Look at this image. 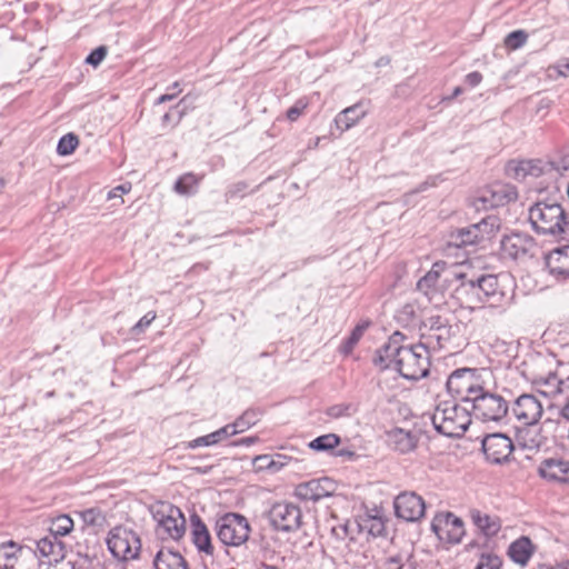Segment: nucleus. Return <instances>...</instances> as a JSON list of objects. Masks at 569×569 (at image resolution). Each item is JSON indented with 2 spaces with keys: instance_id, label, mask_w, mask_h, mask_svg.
<instances>
[{
  "instance_id": "nucleus-55",
  "label": "nucleus",
  "mask_w": 569,
  "mask_h": 569,
  "mask_svg": "<svg viewBox=\"0 0 569 569\" xmlns=\"http://www.w3.org/2000/svg\"><path fill=\"white\" fill-rule=\"evenodd\" d=\"M437 179V177H429L426 181L421 182L411 193L423 192L431 187H436Z\"/></svg>"
},
{
  "instance_id": "nucleus-52",
  "label": "nucleus",
  "mask_w": 569,
  "mask_h": 569,
  "mask_svg": "<svg viewBox=\"0 0 569 569\" xmlns=\"http://www.w3.org/2000/svg\"><path fill=\"white\" fill-rule=\"evenodd\" d=\"M253 465L258 470H269L270 466H274V459L268 455L258 456L253 460Z\"/></svg>"
},
{
  "instance_id": "nucleus-14",
  "label": "nucleus",
  "mask_w": 569,
  "mask_h": 569,
  "mask_svg": "<svg viewBox=\"0 0 569 569\" xmlns=\"http://www.w3.org/2000/svg\"><path fill=\"white\" fill-rule=\"evenodd\" d=\"M481 445L487 460L497 465L508 461L515 449L512 440L500 432L487 435Z\"/></svg>"
},
{
  "instance_id": "nucleus-29",
  "label": "nucleus",
  "mask_w": 569,
  "mask_h": 569,
  "mask_svg": "<svg viewBox=\"0 0 569 569\" xmlns=\"http://www.w3.org/2000/svg\"><path fill=\"white\" fill-rule=\"evenodd\" d=\"M450 338V328H442L439 331H431L420 333V341L418 345H422L426 350L430 353L431 350L436 351L442 349L445 343Z\"/></svg>"
},
{
  "instance_id": "nucleus-20",
  "label": "nucleus",
  "mask_w": 569,
  "mask_h": 569,
  "mask_svg": "<svg viewBox=\"0 0 569 569\" xmlns=\"http://www.w3.org/2000/svg\"><path fill=\"white\" fill-rule=\"evenodd\" d=\"M419 441V435L416 431L402 428H392L386 432V442L399 453H408L416 449Z\"/></svg>"
},
{
  "instance_id": "nucleus-64",
  "label": "nucleus",
  "mask_w": 569,
  "mask_h": 569,
  "mask_svg": "<svg viewBox=\"0 0 569 569\" xmlns=\"http://www.w3.org/2000/svg\"><path fill=\"white\" fill-rule=\"evenodd\" d=\"M561 416L563 418H566L567 420H569V397H568V401H567V405L561 409Z\"/></svg>"
},
{
  "instance_id": "nucleus-31",
  "label": "nucleus",
  "mask_w": 569,
  "mask_h": 569,
  "mask_svg": "<svg viewBox=\"0 0 569 569\" xmlns=\"http://www.w3.org/2000/svg\"><path fill=\"white\" fill-rule=\"evenodd\" d=\"M73 520L68 515H59L50 520L49 535L56 538L69 535L73 529Z\"/></svg>"
},
{
  "instance_id": "nucleus-34",
  "label": "nucleus",
  "mask_w": 569,
  "mask_h": 569,
  "mask_svg": "<svg viewBox=\"0 0 569 569\" xmlns=\"http://www.w3.org/2000/svg\"><path fill=\"white\" fill-rule=\"evenodd\" d=\"M341 439L336 433H327L317 437L312 441L309 442V448L315 451H329L333 450L337 446H339Z\"/></svg>"
},
{
  "instance_id": "nucleus-58",
  "label": "nucleus",
  "mask_w": 569,
  "mask_h": 569,
  "mask_svg": "<svg viewBox=\"0 0 569 569\" xmlns=\"http://www.w3.org/2000/svg\"><path fill=\"white\" fill-rule=\"evenodd\" d=\"M257 441H258V437H254V436L253 437H244V438H241V439L234 441L232 445L249 447V446L254 445Z\"/></svg>"
},
{
  "instance_id": "nucleus-35",
  "label": "nucleus",
  "mask_w": 569,
  "mask_h": 569,
  "mask_svg": "<svg viewBox=\"0 0 569 569\" xmlns=\"http://www.w3.org/2000/svg\"><path fill=\"white\" fill-rule=\"evenodd\" d=\"M368 328V323H359L351 331L350 336L346 339V341L340 347V352L345 356H348L353 350L355 346L361 339L363 332Z\"/></svg>"
},
{
  "instance_id": "nucleus-40",
  "label": "nucleus",
  "mask_w": 569,
  "mask_h": 569,
  "mask_svg": "<svg viewBox=\"0 0 569 569\" xmlns=\"http://www.w3.org/2000/svg\"><path fill=\"white\" fill-rule=\"evenodd\" d=\"M528 168H530L528 160H520L509 162L507 170L512 178L517 180H525L527 177H529Z\"/></svg>"
},
{
  "instance_id": "nucleus-63",
  "label": "nucleus",
  "mask_w": 569,
  "mask_h": 569,
  "mask_svg": "<svg viewBox=\"0 0 569 569\" xmlns=\"http://www.w3.org/2000/svg\"><path fill=\"white\" fill-rule=\"evenodd\" d=\"M335 456L352 458L355 456V452L347 449H340L337 452H335Z\"/></svg>"
},
{
  "instance_id": "nucleus-50",
  "label": "nucleus",
  "mask_w": 569,
  "mask_h": 569,
  "mask_svg": "<svg viewBox=\"0 0 569 569\" xmlns=\"http://www.w3.org/2000/svg\"><path fill=\"white\" fill-rule=\"evenodd\" d=\"M331 535L338 540H346L348 538L350 540H353V537L351 536V532H350V523L349 522L340 523L338 526L332 527Z\"/></svg>"
},
{
  "instance_id": "nucleus-61",
  "label": "nucleus",
  "mask_w": 569,
  "mask_h": 569,
  "mask_svg": "<svg viewBox=\"0 0 569 569\" xmlns=\"http://www.w3.org/2000/svg\"><path fill=\"white\" fill-rule=\"evenodd\" d=\"M177 93L173 92V93H164L162 96H160L157 101H156V104H161V103H164V102H168V101H171L176 98Z\"/></svg>"
},
{
  "instance_id": "nucleus-17",
  "label": "nucleus",
  "mask_w": 569,
  "mask_h": 569,
  "mask_svg": "<svg viewBox=\"0 0 569 569\" xmlns=\"http://www.w3.org/2000/svg\"><path fill=\"white\" fill-rule=\"evenodd\" d=\"M511 411L521 425L533 426L540 420L543 408L536 396L523 393L516 399Z\"/></svg>"
},
{
  "instance_id": "nucleus-4",
  "label": "nucleus",
  "mask_w": 569,
  "mask_h": 569,
  "mask_svg": "<svg viewBox=\"0 0 569 569\" xmlns=\"http://www.w3.org/2000/svg\"><path fill=\"white\" fill-rule=\"evenodd\" d=\"M431 421L435 429L450 438L461 437L471 423L469 408L462 407L456 401H441L437 405Z\"/></svg>"
},
{
  "instance_id": "nucleus-23",
  "label": "nucleus",
  "mask_w": 569,
  "mask_h": 569,
  "mask_svg": "<svg viewBox=\"0 0 569 569\" xmlns=\"http://www.w3.org/2000/svg\"><path fill=\"white\" fill-rule=\"evenodd\" d=\"M546 267L557 279L569 278V246L549 252L546 256Z\"/></svg>"
},
{
  "instance_id": "nucleus-22",
  "label": "nucleus",
  "mask_w": 569,
  "mask_h": 569,
  "mask_svg": "<svg viewBox=\"0 0 569 569\" xmlns=\"http://www.w3.org/2000/svg\"><path fill=\"white\" fill-rule=\"evenodd\" d=\"M36 551L41 558H47L48 563H59L66 557V545L56 538L48 535L37 541Z\"/></svg>"
},
{
  "instance_id": "nucleus-19",
  "label": "nucleus",
  "mask_w": 569,
  "mask_h": 569,
  "mask_svg": "<svg viewBox=\"0 0 569 569\" xmlns=\"http://www.w3.org/2000/svg\"><path fill=\"white\" fill-rule=\"evenodd\" d=\"M536 249V240L526 233H512L501 240L502 252L511 259L532 257Z\"/></svg>"
},
{
  "instance_id": "nucleus-25",
  "label": "nucleus",
  "mask_w": 569,
  "mask_h": 569,
  "mask_svg": "<svg viewBox=\"0 0 569 569\" xmlns=\"http://www.w3.org/2000/svg\"><path fill=\"white\" fill-rule=\"evenodd\" d=\"M469 516L472 523L486 538L495 537L501 529V520L497 516L483 513L478 509H471Z\"/></svg>"
},
{
  "instance_id": "nucleus-2",
  "label": "nucleus",
  "mask_w": 569,
  "mask_h": 569,
  "mask_svg": "<svg viewBox=\"0 0 569 569\" xmlns=\"http://www.w3.org/2000/svg\"><path fill=\"white\" fill-rule=\"evenodd\" d=\"M407 337L395 331L379 349L372 362L381 370L395 369L408 380H418L429 373L430 355L422 345H406Z\"/></svg>"
},
{
  "instance_id": "nucleus-6",
  "label": "nucleus",
  "mask_w": 569,
  "mask_h": 569,
  "mask_svg": "<svg viewBox=\"0 0 569 569\" xmlns=\"http://www.w3.org/2000/svg\"><path fill=\"white\" fill-rule=\"evenodd\" d=\"M483 388L481 370L476 368H459L447 380L448 392L465 403H469Z\"/></svg>"
},
{
  "instance_id": "nucleus-24",
  "label": "nucleus",
  "mask_w": 569,
  "mask_h": 569,
  "mask_svg": "<svg viewBox=\"0 0 569 569\" xmlns=\"http://www.w3.org/2000/svg\"><path fill=\"white\" fill-rule=\"evenodd\" d=\"M191 536L192 542L197 547L198 551L204 552L209 556L213 555L210 533L198 515L191 516Z\"/></svg>"
},
{
  "instance_id": "nucleus-62",
  "label": "nucleus",
  "mask_w": 569,
  "mask_h": 569,
  "mask_svg": "<svg viewBox=\"0 0 569 569\" xmlns=\"http://www.w3.org/2000/svg\"><path fill=\"white\" fill-rule=\"evenodd\" d=\"M212 433H213V436H214V439H216L217 443H220L221 441H223V440H227V439H228V437H227V435H226V431H223V429H222V428H220V429H218V430L213 431Z\"/></svg>"
},
{
  "instance_id": "nucleus-46",
  "label": "nucleus",
  "mask_w": 569,
  "mask_h": 569,
  "mask_svg": "<svg viewBox=\"0 0 569 569\" xmlns=\"http://www.w3.org/2000/svg\"><path fill=\"white\" fill-rule=\"evenodd\" d=\"M309 101L307 98L298 99L292 107L287 110V119L291 122L296 121L307 109Z\"/></svg>"
},
{
  "instance_id": "nucleus-18",
  "label": "nucleus",
  "mask_w": 569,
  "mask_h": 569,
  "mask_svg": "<svg viewBox=\"0 0 569 569\" xmlns=\"http://www.w3.org/2000/svg\"><path fill=\"white\" fill-rule=\"evenodd\" d=\"M393 505L396 516L406 521L415 522L425 516V501L416 492L406 491L398 495Z\"/></svg>"
},
{
  "instance_id": "nucleus-32",
  "label": "nucleus",
  "mask_w": 569,
  "mask_h": 569,
  "mask_svg": "<svg viewBox=\"0 0 569 569\" xmlns=\"http://www.w3.org/2000/svg\"><path fill=\"white\" fill-rule=\"evenodd\" d=\"M20 548L13 541L0 545V569H13Z\"/></svg>"
},
{
  "instance_id": "nucleus-10",
  "label": "nucleus",
  "mask_w": 569,
  "mask_h": 569,
  "mask_svg": "<svg viewBox=\"0 0 569 569\" xmlns=\"http://www.w3.org/2000/svg\"><path fill=\"white\" fill-rule=\"evenodd\" d=\"M158 521L157 533L161 539L179 540L186 531V518L180 508L163 503L154 515Z\"/></svg>"
},
{
  "instance_id": "nucleus-49",
  "label": "nucleus",
  "mask_w": 569,
  "mask_h": 569,
  "mask_svg": "<svg viewBox=\"0 0 569 569\" xmlns=\"http://www.w3.org/2000/svg\"><path fill=\"white\" fill-rule=\"evenodd\" d=\"M214 445H218V443H217V441L214 439L213 433L211 432V433L198 437V438L189 441L188 445H187V448L196 449V448H199V447H210V446H214Z\"/></svg>"
},
{
  "instance_id": "nucleus-11",
  "label": "nucleus",
  "mask_w": 569,
  "mask_h": 569,
  "mask_svg": "<svg viewBox=\"0 0 569 569\" xmlns=\"http://www.w3.org/2000/svg\"><path fill=\"white\" fill-rule=\"evenodd\" d=\"M459 263H447L445 261L435 262L431 269L417 282V289L422 292L430 301L435 299L438 292L439 282L448 286H456V278L448 276L449 271L458 273Z\"/></svg>"
},
{
  "instance_id": "nucleus-51",
  "label": "nucleus",
  "mask_w": 569,
  "mask_h": 569,
  "mask_svg": "<svg viewBox=\"0 0 569 569\" xmlns=\"http://www.w3.org/2000/svg\"><path fill=\"white\" fill-rule=\"evenodd\" d=\"M156 319V313L150 311V312H147L133 327H132V332L133 335H139L141 332H143L150 325L151 322Z\"/></svg>"
},
{
  "instance_id": "nucleus-30",
  "label": "nucleus",
  "mask_w": 569,
  "mask_h": 569,
  "mask_svg": "<svg viewBox=\"0 0 569 569\" xmlns=\"http://www.w3.org/2000/svg\"><path fill=\"white\" fill-rule=\"evenodd\" d=\"M537 381L548 388L546 393H565L569 390V376L560 379L556 373L549 372L547 376H540Z\"/></svg>"
},
{
  "instance_id": "nucleus-44",
  "label": "nucleus",
  "mask_w": 569,
  "mask_h": 569,
  "mask_svg": "<svg viewBox=\"0 0 569 569\" xmlns=\"http://www.w3.org/2000/svg\"><path fill=\"white\" fill-rule=\"evenodd\" d=\"M418 319V307L415 303H406L398 312V320L406 325H415Z\"/></svg>"
},
{
  "instance_id": "nucleus-12",
  "label": "nucleus",
  "mask_w": 569,
  "mask_h": 569,
  "mask_svg": "<svg viewBox=\"0 0 569 569\" xmlns=\"http://www.w3.org/2000/svg\"><path fill=\"white\" fill-rule=\"evenodd\" d=\"M518 198L517 188L506 182H495L479 191L476 199L478 208L489 210L503 207Z\"/></svg>"
},
{
  "instance_id": "nucleus-43",
  "label": "nucleus",
  "mask_w": 569,
  "mask_h": 569,
  "mask_svg": "<svg viewBox=\"0 0 569 569\" xmlns=\"http://www.w3.org/2000/svg\"><path fill=\"white\" fill-rule=\"evenodd\" d=\"M528 39V34L523 30H515L505 38V44L511 50L521 48Z\"/></svg>"
},
{
  "instance_id": "nucleus-8",
  "label": "nucleus",
  "mask_w": 569,
  "mask_h": 569,
  "mask_svg": "<svg viewBox=\"0 0 569 569\" xmlns=\"http://www.w3.org/2000/svg\"><path fill=\"white\" fill-rule=\"evenodd\" d=\"M107 546L114 558L127 561L138 558L141 540L133 530L118 526L109 531Z\"/></svg>"
},
{
  "instance_id": "nucleus-9",
  "label": "nucleus",
  "mask_w": 569,
  "mask_h": 569,
  "mask_svg": "<svg viewBox=\"0 0 569 569\" xmlns=\"http://www.w3.org/2000/svg\"><path fill=\"white\" fill-rule=\"evenodd\" d=\"M216 531L223 545L238 547L249 539L250 525L244 516L229 512L217 520Z\"/></svg>"
},
{
  "instance_id": "nucleus-39",
  "label": "nucleus",
  "mask_w": 569,
  "mask_h": 569,
  "mask_svg": "<svg viewBox=\"0 0 569 569\" xmlns=\"http://www.w3.org/2000/svg\"><path fill=\"white\" fill-rule=\"evenodd\" d=\"M357 408L352 403H337L327 408L326 415L330 418L338 419L341 417H350L356 413Z\"/></svg>"
},
{
  "instance_id": "nucleus-33",
  "label": "nucleus",
  "mask_w": 569,
  "mask_h": 569,
  "mask_svg": "<svg viewBox=\"0 0 569 569\" xmlns=\"http://www.w3.org/2000/svg\"><path fill=\"white\" fill-rule=\"evenodd\" d=\"M200 179L193 173L182 174L174 183V191L182 196H191L197 192Z\"/></svg>"
},
{
  "instance_id": "nucleus-13",
  "label": "nucleus",
  "mask_w": 569,
  "mask_h": 569,
  "mask_svg": "<svg viewBox=\"0 0 569 569\" xmlns=\"http://www.w3.org/2000/svg\"><path fill=\"white\" fill-rule=\"evenodd\" d=\"M336 491L337 483L331 478L323 477L299 483L293 493L300 500L317 502L333 496Z\"/></svg>"
},
{
  "instance_id": "nucleus-16",
  "label": "nucleus",
  "mask_w": 569,
  "mask_h": 569,
  "mask_svg": "<svg viewBox=\"0 0 569 569\" xmlns=\"http://www.w3.org/2000/svg\"><path fill=\"white\" fill-rule=\"evenodd\" d=\"M488 226V221L482 219L478 223L451 231L448 237V248H467L479 243L489 236Z\"/></svg>"
},
{
  "instance_id": "nucleus-59",
  "label": "nucleus",
  "mask_w": 569,
  "mask_h": 569,
  "mask_svg": "<svg viewBox=\"0 0 569 569\" xmlns=\"http://www.w3.org/2000/svg\"><path fill=\"white\" fill-rule=\"evenodd\" d=\"M222 429H223V431H226V435L228 438H230L234 435L241 433L239 428L236 427V421L223 426Z\"/></svg>"
},
{
  "instance_id": "nucleus-42",
  "label": "nucleus",
  "mask_w": 569,
  "mask_h": 569,
  "mask_svg": "<svg viewBox=\"0 0 569 569\" xmlns=\"http://www.w3.org/2000/svg\"><path fill=\"white\" fill-rule=\"evenodd\" d=\"M442 328H450L448 326V322L445 318L441 316H431L422 321L420 326V333L422 331L425 332H431V331H439Z\"/></svg>"
},
{
  "instance_id": "nucleus-1",
  "label": "nucleus",
  "mask_w": 569,
  "mask_h": 569,
  "mask_svg": "<svg viewBox=\"0 0 569 569\" xmlns=\"http://www.w3.org/2000/svg\"><path fill=\"white\" fill-rule=\"evenodd\" d=\"M448 276L456 278L452 297L462 308H491L502 313L513 302L515 290L507 274L477 273L466 263H459L458 273L449 271Z\"/></svg>"
},
{
  "instance_id": "nucleus-28",
  "label": "nucleus",
  "mask_w": 569,
  "mask_h": 569,
  "mask_svg": "<svg viewBox=\"0 0 569 569\" xmlns=\"http://www.w3.org/2000/svg\"><path fill=\"white\" fill-rule=\"evenodd\" d=\"M533 553V545L531 540L522 536L515 540L508 549L510 559L521 566H526Z\"/></svg>"
},
{
  "instance_id": "nucleus-26",
  "label": "nucleus",
  "mask_w": 569,
  "mask_h": 569,
  "mask_svg": "<svg viewBox=\"0 0 569 569\" xmlns=\"http://www.w3.org/2000/svg\"><path fill=\"white\" fill-rule=\"evenodd\" d=\"M156 569H189V566L180 552L169 548H161L154 559Z\"/></svg>"
},
{
  "instance_id": "nucleus-5",
  "label": "nucleus",
  "mask_w": 569,
  "mask_h": 569,
  "mask_svg": "<svg viewBox=\"0 0 569 569\" xmlns=\"http://www.w3.org/2000/svg\"><path fill=\"white\" fill-rule=\"evenodd\" d=\"M470 413L476 419L489 422H499L507 417L509 411L508 402L500 395L485 390V387L469 402Z\"/></svg>"
},
{
  "instance_id": "nucleus-37",
  "label": "nucleus",
  "mask_w": 569,
  "mask_h": 569,
  "mask_svg": "<svg viewBox=\"0 0 569 569\" xmlns=\"http://www.w3.org/2000/svg\"><path fill=\"white\" fill-rule=\"evenodd\" d=\"M529 163V176L533 178H538L541 176H549L550 179H553V174L551 173L550 161H543L540 159H530Z\"/></svg>"
},
{
  "instance_id": "nucleus-54",
  "label": "nucleus",
  "mask_w": 569,
  "mask_h": 569,
  "mask_svg": "<svg viewBox=\"0 0 569 569\" xmlns=\"http://www.w3.org/2000/svg\"><path fill=\"white\" fill-rule=\"evenodd\" d=\"M131 190V184L128 183V184H120L116 188H113L112 190L109 191L108 193V199H113V198H117V197H121L123 193H127Z\"/></svg>"
},
{
  "instance_id": "nucleus-53",
  "label": "nucleus",
  "mask_w": 569,
  "mask_h": 569,
  "mask_svg": "<svg viewBox=\"0 0 569 569\" xmlns=\"http://www.w3.org/2000/svg\"><path fill=\"white\" fill-rule=\"evenodd\" d=\"M560 77H569V58L560 59L553 67Z\"/></svg>"
},
{
  "instance_id": "nucleus-7",
  "label": "nucleus",
  "mask_w": 569,
  "mask_h": 569,
  "mask_svg": "<svg viewBox=\"0 0 569 569\" xmlns=\"http://www.w3.org/2000/svg\"><path fill=\"white\" fill-rule=\"evenodd\" d=\"M302 510L299 505L282 500L274 502L267 512L271 528L278 532H297L302 527Z\"/></svg>"
},
{
  "instance_id": "nucleus-60",
  "label": "nucleus",
  "mask_w": 569,
  "mask_h": 569,
  "mask_svg": "<svg viewBox=\"0 0 569 569\" xmlns=\"http://www.w3.org/2000/svg\"><path fill=\"white\" fill-rule=\"evenodd\" d=\"M286 465H287L286 458L279 456L278 459H274V466L269 467V471L277 472Z\"/></svg>"
},
{
  "instance_id": "nucleus-21",
  "label": "nucleus",
  "mask_w": 569,
  "mask_h": 569,
  "mask_svg": "<svg viewBox=\"0 0 569 569\" xmlns=\"http://www.w3.org/2000/svg\"><path fill=\"white\" fill-rule=\"evenodd\" d=\"M539 475L548 480L569 486V461L563 459H546L539 466Z\"/></svg>"
},
{
  "instance_id": "nucleus-47",
  "label": "nucleus",
  "mask_w": 569,
  "mask_h": 569,
  "mask_svg": "<svg viewBox=\"0 0 569 569\" xmlns=\"http://www.w3.org/2000/svg\"><path fill=\"white\" fill-rule=\"evenodd\" d=\"M501 561L495 555L482 553L475 569H500Z\"/></svg>"
},
{
  "instance_id": "nucleus-41",
  "label": "nucleus",
  "mask_w": 569,
  "mask_h": 569,
  "mask_svg": "<svg viewBox=\"0 0 569 569\" xmlns=\"http://www.w3.org/2000/svg\"><path fill=\"white\" fill-rule=\"evenodd\" d=\"M551 173L553 179L558 176H565L569 172V151L550 160Z\"/></svg>"
},
{
  "instance_id": "nucleus-15",
  "label": "nucleus",
  "mask_w": 569,
  "mask_h": 569,
  "mask_svg": "<svg viewBox=\"0 0 569 569\" xmlns=\"http://www.w3.org/2000/svg\"><path fill=\"white\" fill-rule=\"evenodd\" d=\"M431 529L440 540L459 543L465 535L463 521L451 512L435 517Z\"/></svg>"
},
{
  "instance_id": "nucleus-36",
  "label": "nucleus",
  "mask_w": 569,
  "mask_h": 569,
  "mask_svg": "<svg viewBox=\"0 0 569 569\" xmlns=\"http://www.w3.org/2000/svg\"><path fill=\"white\" fill-rule=\"evenodd\" d=\"M78 144V137L72 132L67 133L60 138L57 146V153L59 156H69L77 149Z\"/></svg>"
},
{
  "instance_id": "nucleus-3",
  "label": "nucleus",
  "mask_w": 569,
  "mask_h": 569,
  "mask_svg": "<svg viewBox=\"0 0 569 569\" xmlns=\"http://www.w3.org/2000/svg\"><path fill=\"white\" fill-rule=\"evenodd\" d=\"M533 231L557 242H569V207L545 198L537 200L528 210Z\"/></svg>"
},
{
  "instance_id": "nucleus-27",
  "label": "nucleus",
  "mask_w": 569,
  "mask_h": 569,
  "mask_svg": "<svg viewBox=\"0 0 569 569\" xmlns=\"http://www.w3.org/2000/svg\"><path fill=\"white\" fill-rule=\"evenodd\" d=\"M367 111L361 103H356L351 107L343 109L335 118L337 128L343 132L357 124L365 116Z\"/></svg>"
},
{
  "instance_id": "nucleus-45",
  "label": "nucleus",
  "mask_w": 569,
  "mask_h": 569,
  "mask_svg": "<svg viewBox=\"0 0 569 569\" xmlns=\"http://www.w3.org/2000/svg\"><path fill=\"white\" fill-rule=\"evenodd\" d=\"M411 557V550H402L396 555L390 556L387 560L389 569H403L406 563L410 561Z\"/></svg>"
},
{
  "instance_id": "nucleus-48",
  "label": "nucleus",
  "mask_w": 569,
  "mask_h": 569,
  "mask_svg": "<svg viewBox=\"0 0 569 569\" xmlns=\"http://www.w3.org/2000/svg\"><path fill=\"white\" fill-rule=\"evenodd\" d=\"M108 50L104 46H100L92 50L86 58V62L92 67H98L106 58Z\"/></svg>"
},
{
  "instance_id": "nucleus-56",
  "label": "nucleus",
  "mask_w": 569,
  "mask_h": 569,
  "mask_svg": "<svg viewBox=\"0 0 569 569\" xmlns=\"http://www.w3.org/2000/svg\"><path fill=\"white\" fill-rule=\"evenodd\" d=\"M482 80V74L478 71L470 72L466 76V83L470 87H477Z\"/></svg>"
},
{
  "instance_id": "nucleus-57",
  "label": "nucleus",
  "mask_w": 569,
  "mask_h": 569,
  "mask_svg": "<svg viewBox=\"0 0 569 569\" xmlns=\"http://www.w3.org/2000/svg\"><path fill=\"white\" fill-rule=\"evenodd\" d=\"M99 512L96 509H87L82 512V518L87 523L94 525Z\"/></svg>"
},
{
  "instance_id": "nucleus-38",
  "label": "nucleus",
  "mask_w": 569,
  "mask_h": 569,
  "mask_svg": "<svg viewBox=\"0 0 569 569\" xmlns=\"http://www.w3.org/2000/svg\"><path fill=\"white\" fill-rule=\"evenodd\" d=\"M260 415L261 412L258 410H247L236 419V427L239 428L240 432H243L259 421Z\"/></svg>"
}]
</instances>
